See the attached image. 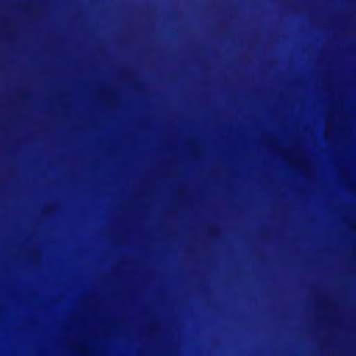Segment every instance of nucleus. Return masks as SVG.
I'll list each match as a JSON object with an SVG mask.
<instances>
[{
  "label": "nucleus",
  "instance_id": "13",
  "mask_svg": "<svg viewBox=\"0 0 356 356\" xmlns=\"http://www.w3.org/2000/svg\"><path fill=\"white\" fill-rule=\"evenodd\" d=\"M3 31H6V32H10L8 29H3Z\"/></svg>",
  "mask_w": 356,
  "mask_h": 356
},
{
  "label": "nucleus",
  "instance_id": "6",
  "mask_svg": "<svg viewBox=\"0 0 356 356\" xmlns=\"http://www.w3.org/2000/svg\"><path fill=\"white\" fill-rule=\"evenodd\" d=\"M348 227L355 232H356V222H349Z\"/></svg>",
  "mask_w": 356,
  "mask_h": 356
},
{
  "label": "nucleus",
  "instance_id": "11",
  "mask_svg": "<svg viewBox=\"0 0 356 356\" xmlns=\"http://www.w3.org/2000/svg\"><path fill=\"white\" fill-rule=\"evenodd\" d=\"M274 143H275V140H274V139L270 140V143H271L272 145H273Z\"/></svg>",
  "mask_w": 356,
  "mask_h": 356
},
{
  "label": "nucleus",
  "instance_id": "4",
  "mask_svg": "<svg viewBox=\"0 0 356 356\" xmlns=\"http://www.w3.org/2000/svg\"><path fill=\"white\" fill-rule=\"evenodd\" d=\"M56 209H57V206L56 204L49 205L44 209V213L46 214L50 215V214L53 213L56 211Z\"/></svg>",
  "mask_w": 356,
  "mask_h": 356
},
{
  "label": "nucleus",
  "instance_id": "7",
  "mask_svg": "<svg viewBox=\"0 0 356 356\" xmlns=\"http://www.w3.org/2000/svg\"><path fill=\"white\" fill-rule=\"evenodd\" d=\"M157 330V327L155 325H152L150 327H149V330L151 332H155Z\"/></svg>",
  "mask_w": 356,
  "mask_h": 356
},
{
  "label": "nucleus",
  "instance_id": "12",
  "mask_svg": "<svg viewBox=\"0 0 356 356\" xmlns=\"http://www.w3.org/2000/svg\"><path fill=\"white\" fill-rule=\"evenodd\" d=\"M210 231L212 232H215V229L211 228V229H210Z\"/></svg>",
  "mask_w": 356,
  "mask_h": 356
},
{
  "label": "nucleus",
  "instance_id": "1",
  "mask_svg": "<svg viewBox=\"0 0 356 356\" xmlns=\"http://www.w3.org/2000/svg\"><path fill=\"white\" fill-rule=\"evenodd\" d=\"M283 156H287L289 155H294L293 159H289L288 161L290 163L299 167V168L301 170L302 174L307 178L311 177V172L309 170V166L307 163L302 159L300 156H298L300 155V152L298 150H296V152L291 150H285L283 152Z\"/></svg>",
  "mask_w": 356,
  "mask_h": 356
},
{
  "label": "nucleus",
  "instance_id": "10",
  "mask_svg": "<svg viewBox=\"0 0 356 356\" xmlns=\"http://www.w3.org/2000/svg\"><path fill=\"white\" fill-rule=\"evenodd\" d=\"M108 99H110L111 100H112V102H114V101H113V97H112L111 95H109V96L108 97Z\"/></svg>",
  "mask_w": 356,
  "mask_h": 356
},
{
  "label": "nucleus",
  "instance_id": "8",
  "mask_svg": "<svg viewBox=\"0 0 356 356\" xmlns=\"http://www.w3.org/2000/svg\"><path fill=\"white\" fill-rule=\"evenodd\" d=\"M330 120V116H327V117L326 118V123H327V124H329Z\"/></svg>",
  "mask_w": 356,
  "mask_h": 356
},
{
  "label": "nucleus",
  "instance_id": "3",
  "mask_svg": "<svg viewBox=\"0 0 356 356\" xmlns=\"http://www.w3.org/2000/svg\"><path fill=\"white\" fill-rule=\"evenodd\" d=\"M29 255L33 261L38 262L41 259V251L39 249L31 250L29 251Z\"/></svg>",
  "mask_w": 356,
  "mask_h": 356
},
{
  "label": "nucleus",
  "instance_id": "5",
  "mask_svg": "<svg viewBox=\"0 0 356 356\" xmlns=\"http://www.w3.org/2000/svg\"><path fill=\"white\" fill-rule=\"evenodd\" d=\"M324 138L326 140H330L332 138L331 132L329 129H326L324 133Z\"/></svg>",
  "mask_w": 356,
  "mask_h": 356
},
{
  "label": "nucleus",
  "instance_id": "9",
  "mask_svg": "<svg viewBox=\"0 0 356 356\" xmlns=\"http://www.w3.org/2000/svg\"><path fill=\"white\" fill-rule=\"evenodd\" d=\"M323 307L324 309H329V307H329V305H323Z\"/></svg>",
  "mask_w": 356,
  "mask_h": 356
},
{
  "label": "nucleus",
  "instance_id": "2",
  "mask_svg": "<svg viewBox=\"0 0 356 356\" xmlns=\"http://www.w3.org/2000/svg\"><path fill=\"white\" fill-rule=\"evenodd\" d=\"M75 350L76 353L79 356H90L91 352L90 350L85 346L82 344H79L75 346Z\"/></svg>",
  "mask_w": 356,
  "mask_h": 356
}]
</instances>
